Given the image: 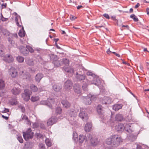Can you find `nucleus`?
Returning a JSON list of instances; mask_svg holds the SVG:
<instances>
[{
	"label": "nucleus",
	"mask_w": 149,
	"mask_h": 149,
	"mask_svg": "<svg viewBox=\"0 0 149 149\" xmlns=\"http://www.w3.org/2000/svg\"><path fill=\"white\" fill-rule=\"evenodd\" d=\"M86 74L87 76H91V79L84 82L82 87L83 90L85 91H87L88 85L93 84L99 86L101 83L100 80L98 78L96 77V75L95 74L89 71H88Z\"/></svg>",
	"instance_id": "nucleus-1"
},
{
	"label": "nucleus",
	"mask_w": 149,
	"mask_h": 149,
	"mask_svg": "<svg viewBox=\"0 0 149 149\" xmlns=\"http://www.w3.org/2000/svg\"><path fill=\"white\" fill-rule=\"evenodd\" d=\"M123 141V139L117 134L113 135L107 139L106 140V143L110 145L113 147H117Z\"/></svg>",
	"instance_id": "nucleus-2"
},
{
	"label": "nucleus",
	"mask_w": 149,
	"mask_h": 149,
	"mask_svg": "<svg viewBox=\"0 0 149 149\" xmlns=\"http://www.w3.org/2000/svg\"><path fill=\"white\" fill-rule=\"evenodd\" d=\"M76 78L78 81L83 82H84L89 80V79H91V76H88V77H86L84 75L81 74L77 72L76 73Z\"/></svg>",
	"instance_id": "nucleus-3"
},
{
	"label": "nucleus",
	"mask_w": 149,
	"mask_h": 149,
	"mask_svg": "<svg viewBox=\"0 0 149 149\" xmlns=\"http://www.w3.org/2000/svg\"><path fill=\"white\" fill-rule=\"evenodd\" d=\"M23 137L24 139L26 141L33 137V133L32 132L31 128L28 129L25 132H23Z\"/></svg>",
	"instance_id": "nucleus-4"
},
{
	"label": "nucleus",
	"mask_w": 149,
	"mask_h": 149,
	"mask_svg": "<svg viewBox=\"0 0 149 149\" xmlns=\"http://www.w3.org/2000/svg\"><path fill=\"white\" fill-rule=\"evenodd\" d=\"M77 115V111L74 109H71L68 111L67 114L68 118V120H72L74 119V118L76 117Z\"/></svg>",
	"instance_id": "nucleus-5"
},
{
	"label": "nucleus",
	"mask_w": 149,
	"mask_h": 149,
	"mask_svg": "<svg viewBox=\"0 0 149 149\" xmlns=\"http://www.w3.org/2000/svg\"><path fill=\"white\" fill-rule=\"evenodd\" d=\"M50 57L51 60L53 61L52 63L54 66L58 67L62 65V63L61 61L57 60V56H56L52 55Z\"/></svg>",
	"instance_id": "nucleus-6"
},
{
	"label": "nucleus",
	"mask_w": 149,
	"mask_h": 149,
	"mask_svg": "<svg viewBox=\"0 0 149 149\" xmlns=\"http://www.w3.org/2000/svg\"><path fill=\"white\" fill-rule=\"evenodd\" d=\"M79 116L84 121H87L88 119V114L86 112V109H81Z\"/></svg>",
	"instance_id": "nucleus-7"
},
{
	"label": "nucleus",
	"mask_w": 149,
	"mask_h": 149,
	"mask_svg": "<svg viewBox=\"0 0 149 149\" xmlns=\"http://www.w3.org/2000/svg\"><path fill=\"white\" fill-rule=\"evenodd\" d=\"M24 93L22 94V97L25 101H28L30 99L32 92L27 89L24 90Z\"/></svg>",
	"instance_id": "nucleus-8"
},
{
	"label": "nucleus",
	"mask_w": 149,
	"mask_h": 149,
	"mask_svg": "<svg viewBox=\"0 0 149 149\" xmlns=\"http://www.w3.org/2000/svg\"><path fill=\"white\" fill-rule=\"evenodd\" d=\"M88 139L90 140L91 146H96L99 143V140L95 138H93L92 134H89L87 136Z\"/></svg>",
	"instance_id": "nucleus-9"
},
{
	"label": "nucleus",
	"mask_w": 149,
	"mask_h": 149,
	"mask_svg": "<svg viewBox=\"0 0 149 149\" xmlns=\"http://www.w3.org/2000/svg\"><path fill=\"white\" fill-rule=\"evenodd\" d=\"M9 75L12 78H15L18 75V72L17 70L14 68L12 67L9 70Z\"/></svg>",
	"instance_id": "nucleus-10"
},
{
	"label": "nucleus",
	"mask_w": 149,
	"mask_h": 149,
	"mask_svg": "<svg viewBox=\"0 0 149 149\" xmlns=\"http://www.w3.org/2000/svg\"><path fill=\"white\" fill-rule=\"evenodd\" d=\"M73 85V83L71 81L68 80L64 83L63 87L64 88L67 90H69L72 89Z\"/></svg>",
	"instance_id": "nucleus-11"
},
{
	"label": "nucleus",
	"mask_w": 149,
	"mask_h": 149,
	"mask_svg": "<svg viewBox=\"0 0 149 149\" xmlns=\"http://www.w3.org/2000/svg\"><path fill=\"white\" fill-rule=\"evenodd\" d=\"M112 102V99L110 97L105 96L103 98L102 100V102L103 104H110Z\"/></svg>",
	"instance_id": "nucleus-12"
},
{
	"label": "nucleus",
	"mask_w": 149,
	"mask_h": 149,
	"mask_svg": "<svg viewBox=\"0 0 149 149\" xmlns=\"http://www.w3.org/2000/svg\"><path fill=\"white\" fill-rule=\"evenodd\" d=\"M3 60L6 62L11 63L13 61L14 59L11 55L10 54H6L4 56Z\"/></svg>",
	"instance_id": "nucleus-13"
},
{
	"label": "nucleus",
	"mask_w": 149,
	"mask_h": 149,
	"mask_svg": "<svg viewBox=\"0 0 149 149\" xmlns=\"http://www.w3.org/2000/svg\"><path fill=\"white\" fill-rule=\"evenodd\" d=\"M82 99L84 100V103L86 105L90 104L91 103V100L90 95L88 96H82Z\"/></svg>",
	"instance_id": "nucleus-14"
},
{
	"label": "nucleus",
	"mask_w": 149,
	"mask_h": 149,
	"mask_svg": "<svg viewBox=\"0 0 149 149\" xmlns=\"http://www.w3.org/2000/svg\"><path fill=\"white\" fill-rule=\"evenodd\" d=\"M57 118L54 117H52L47 121V124L48 126L51 125L55 123L57 121Z\"/></svg>",
	"instance_id": "nucleus-15"
},
{
	"label": "nucleus",
	"mask_w": 149,
	"mask_h": 149,
	"mask_svg": "<svg viewBox=\"0 0 149 149\" xmlns=\"http://www.w3.org/2000/svg\"><path fill=\"white\" fill-rule=\"evenodd\" d=\"M125 128L124 125L122 124H119L115 127L116 130L118 132H123Z\"/></svg>",
	"instance_id": "nucleus-16"
},
{
	"label": "nucleus",
	"mask_w": 149,
	"mask_h": 149,
	"mask_svg": "<svg viewBox=\"0 0 149 149\" xmlns=\"http://www.w3.org/2000/svg\"><path fill=\"white\" fill-rule=\"evenodd\" d=\"M52 100L51 98L48 99L47 100H42L40 102V104H41L45 105L48 106L49 108H51L52 105L50 102V101Z\"/></svg>",
	"instance_id": "nucleus-17"
},
{
	"label": "nucleus",
	"mask_w": 149,
	"mask_h": 149,
	"mask_svg": "<svg viewBox=\"0 0 149 149\" xmlns=\"http://www.w3.org/2000/svg\"><path fill=\"white\" fill-rule=\"evenodd\" d=\"M73 87L74 91L75 93H81V89L80 85L78 84H76L74 85Z\"/></svg>",
	"instance_id": "nucleus-18"
},
{
	"label": "nucleus",
	"mask_w": 149,
	"mask_h": 149,
	"mask_svg": "<svg viewBox=\"0 0 149 149\" xmlns=\"http://www.w3.org/2000/svg\"><path fill=\"white\" fill-rule=\"evenodd\" d=\"M53 89L56 92H59L61 91L62 88V86L59 84H54L52 86Z\"/></svg>",
	"instance_id": "nucleus-19"
},
{
	"label": "nucleus",
	"mask_w": 149,
	"mask_h": 149,
	"mask_svg": "<svg viewBox=\"0 0 149 149\" xmlns=\"http://www.w3.org/2000/svg\"><path fill=\"white\" fill-rule=\"evenodd\" d=\"M92 124L91 123L88 122L85 125L84 130L86 132H89L91 130Z\"/></svg>",
	"instance_id": "nucleus-20"
},
{
	"label": "nucleus",
	"mask_w": 149,
	"mask_h": 149,
	"mask_svg": "<svg viewBox=\"0 0 149 149\" xmlns=\"http://www.w3.org/2000/svg\"><path fill=\"white\" fill-rule=\"evenodd\" d=\"M7 37L8 40L9 42L11 45L12 46H14L15 43V41L14 40V39L13 37L12 33H10Z\"/></svg>",
	"instance_id": "nucleus-21"
},
{
	"label": "nucleus",
	"mask_w": 149,
	"mask_h": 149,
	"mask_svg": "<svg viewBox=\"0 0 149 149\" xmlns=\"http://www.w3.org/2000/svg\"><path fill=\"white\" fill-rule=\"evenodd\" d=\"M11 92L14 95H18L21 92V89L19 88L14 87L12 89Z\"/></svg>",
	"instance_id": "nucleus-22"
},
{
	"label": "nucleus",
	"mask_w": 149,
	"mask_h": 149,
	"mask_svg": "<svg viewBox=\"0 0 149 149\" xmlns=\"http://www.w3.org/2000/svg\"><path fill=\"white\" fill-rule=\"evenodd\" d=\"M61 103L63 107L66 108H69L71 106L70 103L67 100H62Z\"/></svg>",
	"instance_id": "nucleus-23"
},
{
	"label": "nucleus",
	"mask_w": 149,
	"mask_h": 149,
	"mask_svg": "<svg viewBox=\"0 0 149 149\" xmlns=\"http://www.w3.org/2000/svg\"><path fill=\"white\" fill-rule=\"evenodd\" d=\"M97 110L99 114L100 115H102L104 113L103 107L101 105H98L97 106Z\"/></svg>",
	"instance_id": "nucleus-24"
},
{
	"label": "nucleus",
	"mask_w": 149,
	"mask_h": 149,
	"mask_svg": "<svg viewBox=\"0 0 149 149\" xmlns=\"http://www.w3.org/2000/svg\"><path fill=\"white\" fill-rule=\"evenodd\" d=\"M123 105L121 104H117L114 105L113 107V109L116 111H118L122 108Z\"/></svg>",
	"instance_id": "nucleus-25"
},
{
	"label": "nucleus",
	"mask_w": 149,
	"mask_h": 149,
	"mask_svg": "<svg viewBox=\"0 0 149 149\" xmlns=\"http://www.w3.org/2000/svg\"><path fill=\"white\" fill-rule=\"evenodd\" d=\"M43 75L41 73L38 74L35 77V79L36 81L39 82L43 77Z\"/></svg>",
	"instance_id": "nucleus-26"
},
{
	"label": "nucleus",
	"mask_w": 149,
	"mask_h": 149,
	"mask_svg": "<svg viewBox=\"0 0 149 149\" xmlns=\"http://www.w3.org/2000/svg\"><path fill=\"white\" fill-rule=\"evenodd\" d=\"M4 47L3 45H0V56L1 57H4L6 55L4 54Z\"/></svg>",
	"instance_id": "nucleus-27"
},
{
	"label": "nucleus",
	"mask_w": 149,
	"mask_h": 149,
	"mask_svg": "<svg viewBox=\"0 0 149 149\" xmlns=\"http://www.w3.org/2000/svg\"><path fill=\"white\" fill-rule=\"evenodd\" d=\"M137 136L133 134H130L129 136H128V139L130 141H133L136 139Z\"/></svg>",
	"instance_id": "nucleus-28"
},
{
	"label": "nucleus",
	"mask_w": 149,
	"mask_h": 149,
	"mask_svg": "<svg viewBox=\"0 0 149 149\" xmlns=\"http://www.w3.org/2000/svg\"><path fill=\"white\" fill-rule=\"evenodd\" d=\"M115 119V120L117 121H120L123 119V117L122 115L118 114L116 115Z\"/></svg>",
	"instance_id": "nucleus-29"
},
{
	"label": "nucleus",
	"mask_w": 149,
	"mask_h": 149,
	"mask_svg": "<svg viewBox=\"0 0 149 149\" xmlns=\"http://www.w3.org/2000/svg\"><path fill=\"white\" fill-rule=\"evenodd\" d=\"M25 62L26 64L29 66H32L34 64L33 62L31 59L26 58L25 60Z\"/></svg>",
	"instance_id": "nucleus-30"
},
{
	"label": "nucleus",
	"mask_w": 149,
	"mask_h": 149,
	"mask_svg": "<svg viewBox=\"0 0 149 149\" xmlns=\"http://www.w3.org/2000/svg\"><path fill=\"white\" fill-rule=\"evenodd\" d=\"M125 129L128 132L131 133L133 131L131 126L129 124H126L125 125Z\"/></svg>",
	"instance_id": "nucleus-31"
},
{
	"label": "nucleus",
	"mask_w": 149,
	"mask_h": 149,
	"mask_svg": "<svg viewBox=\"0 0 149 149\" xmlns=\"http://www.w3.org/2000/svg\"><path fill=\"white\" fill-rule=\"evenodd\" d=\"M20 52L24 56L27 55L29 53V52L27 49L24 47L21 49L20 50Z\"/></svg>",
	"instance_id": "nucleus-32"
},
{
	"label": "nucleus",
	"mask_w": 149,
	"mask_h": 149,
	"mask_svg": "<svg viewBox=\"0 0 149 149\" xmlns=\"http://www.w3.org/2000/svg\"><path fill=\"white\" fill-rule=\"evenodd\" d=\"M86 138V137L84 135H80L79 136L78 139L79 142L80 143H82Z\"/></svg>",
	"instance_id": "nucleus-33"
},
{
	"label": "nucleus",
	"mask_w": 149,
	"mask_h": 149,
	"mask_svg": "<svg viewBox=\"0 0 149 149\" xmlns=\"http://www.w3.org/2000/svg\"><path fill=\"white\" fill-rule=\"evenodd\" d=\"M64 70L65 72L68 73H72L74 72L73 69L70 67H65L64 68Z\"/></svg>",
	"instance_id": "nucleus-34"
},
{
	"label": "nucleus",
	"mask_w": 149,
	"mask_h": 149,
	"mask_svg": "<svg viewBox=\"0 0 149 149\" xmlns=\"http://www.w3.org/2000/svg\"><path fill=\"white\" fill-rule=\"evenodd\" d=\"M23 79H25L26 80H29L31 79L30 74L28 72L26 73V74L23 76Z\"/></svg>",
	"instance_id": "nucleus-35"
},
{
	"label": "nucleus",
	"mask_w": 149,
	"mask_h": 149,
	"mask_svg": "<svg viewBox=\"0 0 149 149\" xmlns=\"http://www.w3.org/2000/svg\"><path fill=\"white\" fill-rule=\"evenodd\" d=\"M30 88L31 91L33 92H36L38 90L37 86L34 84H32L30 86Z\"/></svg>",
	"instance_id": "nucleus-36"
},
{
	"label": "nucleus",
	"mask_w": 149,
	"mask_h": 149,
	"mask_svg": "<svg viewBox=\"0 0 149 149\" xmlns=\"http://www.w3.org/2000/svg\"><path fill=\"white\" fill-rule=\"evenodd\" d=\"M45 142L46 145L48 147H51L52 146V142L51 140L47 138L45 140Z\"/></svg>",
	"instance_id": "nucleus-37"
},
{
	"label": "nucleus",
	"mask_w": 149,
	"mask_h": 149,
	"mask_svg": "<svg viewBox=\"0 0 149 149\" xmlns=\"http://www.w3.org/2000/svg\"><path fill=\"white\" fill-rule=\"evenodd\" d=\"M16 59L18 62L22 63L24 61V58L21 56H18L16 57Z\"/></svg>",
	"instance_id": "nucleus-38"
},
{
	"label": "nucleus",
	"mask_w": 149,
	"mask_h": 149,
	"mask_svg": "<svg viewBox=\"0 0 149 149\" xmlns=\"http://www.w3.org/2000/svg\"><path fill=\"white\" fill-rule=\"evenodd\" d=\"M5 84L4 81L2 79H0V90H2L5 87Z\"/></svg>",
	"instance_id": "nucleus-39"
},
{
	"label": "nucleus",
	"mask_w": 149,
	"mask_h": 149,
	"mask_svg": "<svg viewBox=\"0 0 149 149\" xmlns=\"http://www.w3.org/2000/svg\"><path fill=\"white\" fill-rule=\"evenodd\" d=\"M73 139L75 142H77L78 140V135L75 132H73Z\"/></svg>",
	"instance_id": "nucleus-40"
},
{
	"label": "nucleus",
	"mask_w": 149,
	"mask_h": 149,
	"mask_svg": "<svg viewBox=\"0 0 149 149\" xmlns=\"http://www.w3.org/2000/svg\"><path fill=\"white\" fill-rule=\"evenodd\" d=\"M1 31L3 35H4L7 36L11 33H10L7 30L5 29H2Z\"/></svg>",
	"instance_id": "nucleus-41"
},
{
	"label": "nucleus",
	"mask_w": 149,
	"mask_h": 149,
	"mask_svg": "<svg viewBox=\"0 0 149 149\" xmlns=\"http://www.w3.org/2000/svg\"><path fill=\"white\" fill-rule=\"evenodd\" d=\"M62 64H64L66 65H68L69 63V60L67 58H63L61 61Z\"/></svg>",
	"instance_id": "nucleus-42"
},
{
	"label": "nucleus",
	"mask_w": 149,
	"mask_h": 149,
	"mask_svg": "<svg viewBox=\"0 0 149 149\" xmlns=\"http://www.w3.org/2000/svg\"><path fill=\"white\" fill-rule=\"evenodd\" d=\"M10 103L12 105H16L17 104V101L15 99H12L9 101Z\"/></svg>",
	"instance_id": "nucleus-43"
},
{
	"label": "nucleus",
	"mask_w": 149,
	"mask_h": 149,
	"mask_svg": "<svg viewBox=\"0 0 149 149\" xmlns=\"http://www.w3.org/2000/svg\"><path fill=\"white\" fill-rule=\"evenodd\" d=\"M39 99V97L38 96H33L31 97V101L33 102L38 100Z\"/></svg>",
	"instance_id": "nucleus-44"
},
{
	"label": "nucleus",
	"mask_w": 149,
	"mask_h": 149,
	"mask_svg": "<svg viewBox=\"0 0 149 149\" xmlns=\"http://www.w3.org/2000/svg\"><path fill=\"white\" fill-rule=\"evenodd\" d=\"M62 109L61 107H57L56 109V113L57 114H60L62 112Z\"/></svg>",
	"instance_id": "nucleus-45"
},
{
	"label": "nucleus",
	"mask_w": 149,
	"mask_h": 149,
	"mask_svg": "<svg viewBox=\"0 0 149 149\" xmlns=\"http://www.w3.org/2000/svg\"><path fill=\"white\" fill-rule=\"evenodd\" d=\"M25 32L24 30L22 31L21 30H20L18 33L19 35L21 37H23L25 36Z\"/></svg>",
	"instance_id": "nucleus-46"
},
{
	"label": "nucleus",
	"mask_w": 149,
	"mask_h": 149,
	"mask_svg": "<svg viewBox=\"0 0 149 149\" xmlns=\"http://www.w3.org/2000/svg\"><path fill=\"white\" fill-rule=\"evenodd\" d=\"M17 138L20 143H23V139L22 136L20 135L19 134L17 135Z\"/></svg>",
	"instance_id": "nucleus-47"
},
{
	"label": "nucleus",
	"mask_w": 149,
	"mask_h": 149,
	"mask_svg": "<svg viewBox=\"0 0 149 149\" xmlns=\"http://www.w3.org/2000/svg\"><path fill=\"white\" fill-rule=\"evenodd\" d=\"M18 19H19L20 20V17L19 16H17L15 17V22L17 26L21 27V25L19 24V22H18Z\"/></svg>",
	"instance_id": "nucleus-48"
},
{
	"label": "nucleus",
	"mask_w": 149,
	"mask_h": 149,
	"mask_svg": "<svg viewBox=\"0 0 149 149\" xmlns=\"http://www.w3.org/2000/svg\"><path fill=\"white\" fill-rule=\"evenodd\" d=\"M130 17L131 18L133 19L134 21V22H137L139 20L138 18L136 16H135V15L134 14H132L131 15Z\"/></svg>",
	"instance_id": "nucleus-49"
},
{
	"label": "nucleus",
	"mask_w": 149,
	"mask_h": 149,
	"mask_svg": "<svg viewBox=\"0 0 149 149\" xmlns=\"http://www.w3.org/2000/svg\"><path fill=\"white\" fill-rule=\"evenodd\" d=\"M26 48L31 53H33L34 51V50L33 49V48L31 47L29 45H26Z\"/></svg>",
	"instance_id": "nucleus-50"
},
{
	"label": "nucleus",
	"mask_w": 149,
	"mask_h": 149,
	"mask_svg": "<svg viewBox=\"0 0 149 149\" xmlns=\"http://www.w3.org/2000/svg\"><path fill=\"white\" fill-rule=\"evenodd\" d=\"M39 149H45L44 144L42 143L39 144Z\"/></svg>",
	"instance_id": "nucleus-51"
},
{
	"label": "nucleus",
	"mask_w": 149,
	"mask_h": 149,
	"mask_svg": "<svg viewBox=\"0 0 149 149\" xmlns=\"http://www.w3.org/2000/svg\"><path fill=\"white\" fill-rule=\"evenodd\" d=\"M22 119L23 120H26L28 122H30L28 118L25 115H24L23 116H22Z\"/></svg>",
	"instance_id": "nucleus-52"
},
{
	"label": "nucleus",
	"mask_w": 149,
	"mask_h": 149,
	"mask_svg": "<svg viewBox=\"0 0 149 149\" xmlns=\"http://www.w3.org/2000/svg\"><path fill=\"white\" fill-rule=\"evenodd\" d=\"M90 95V98L91 99V100L93 101H95L96 99V96L95 95Z\"/></svg>",
	"instance_id": "nucleus-53"
},
{
	"label": "nucleus",
	"mask_w": 149,
	"mask_h": 149,
	"mask_svg": "<svg viewBox=\"0 0 149 149\" xmlns=\"http://www.w3.org/2000/svg\"><path fill=\"white\" fill-rule=\"evenodd\" d=\"M19 108H20L22 112H24L25 111V109L24 106L20 105L18 106Z\"/></svg>",
	"instance_id": "nucleus-54"
},
{
	"label": "nucleus",
	"mask_w": 149,
	"mask_h": 149,
	"mask_svg": "<svg viewBox=\"0 0 149 149\" xmlns=\"http://www.w3.org/2000/svg\"><path fill=\"white\" fill-rule=\"evenodd\" d=\"M38 126V124L37 123H34L33 125V127L34 128H37Z\"/></svg>",
	"instance_id": "nucleus-55"
},
{
	"label": "nucleus",
	"mask_w": 149,
	"mask_h": 149,
	"mask_svg": "<svg viewBox=\"0 0 149 149\" xmlns=\"http://www.w3.org/2000/svg\"><path fill=\"white\" fill-rule=\"evenodd\" d=\"M103 16L107 19H109L110 18L109 15L107 14H103Z\"/></svg>",
	"instance_id": "nucleus-56"
},
{
	"label": "nucleus",
	"mask_w": 149,
	"mask_h": 149,
	"mask_svg": "<svg viewBox=\"0 0 149 149\" xmlns=\"http://www.w3.org/2000/svg\"><path fill=\"white\" fill-rule=\"evenodd\" d=\"M4 109L2 111L3 113H7L8 114L9 113H8L9 112V110L8 109H6L5 108H4Z\"/></svg>",
	"instance_id": "nucleus-57"
},
{
	"label": "nucleus",
	"mask_w": 149,
	"mask_h": 149,
	"mask_svg": "<svg viewBox=\"0 0 149 149\" xmlns=\"http://www.w3.org/2000/svg\"><path fill=\"white\" fill-rule=\"evenodd\" d=\"M0 90V96H3L4 95V92Z\"/></svg>",
	"instance_id": "nucleus-58"
},
{
	"label": "nucleus",
	"mask_w": 149,
	"mask_h": 149,
	"mask_svg": "<svg viewBox=\"0 0 149 149\" xmlns=\"http://www.w3.org/2000/svg\"><path fill=\"white\" fill-rule=\"evenodd\" d=\"M136 149H142L141 146L140 145H137Z\"/></svg>",
	"instance_id": "nucleus-59"
},
{
	"label": "nucleus",
	"mask_w": 149,
	"mask_h": 149,
	"mask_svg": "<svg viewBox=\"0 0 149 149\" xmlns=\"http://www.w3.org/2000/svg\"><path fill=\"white\" fill-rule=\"evenodd\" d=\"M13 37L14 38H17V33L12 34Z\"/></svg>",
	"instance_id": "nucleus-60"
},
{
	"label": "nucleus",
	"mask_w": 149,
	"mask_h": 149,
	"mask_svg": "<svg viewBox=\"0 0 149 149\" xmlns=\"http://www.w3.org/2000/svg\"><path fill=\"white\" fill-rule=\"evenodd\" d=\"M147 146L144 145H142L141 146L142 149H146L147 148Z\"/></svg>",
	"instance_id": "nucleus-61"
},
{
	"label": "nucleus",
	"mask_w": 149,
	"mask_h": 149,
	"mask_svg": "<svg viewBox=\"0 0 149 149\" xmlns=\"http://www.w3.org/2000/svg\"><path fill=\"white\" fill-rule=\"evenodd\" d=\"M36 135L37 136L39 137H41L42 136V135L41 134L39 133H36Z\"/></svg>",
	"instance_id": "nucleus-62"
},
{
	"label": "nucleus",
	"mask_w": 149,
	"mask_h": 149,
	"mask_svg": "<svg viewBox=\"0 0 149 149\" xmlns=\"http://www.w3.org/2000/svg\"><path fill=\"white\" fill-rule=\"evenodd\" d=\"M2 21H5L8 20V18H5L4 17H3L1 19Z\"/></svg>",
	"instance_id": "nucleus-63"
},
{
	"label": "nucleus",
	"mask_w": 149,
	"mask_h": 149,
	"mask_svg": "<svg viewBox=\"0 0 149 149\" xmlns=\"http://www.w3.org/2000/svg\"><path fill=\"white\" fill-rule=\"evenodd\" d=\"M75 18L76 17L74 16H70V19L72 20H74Z\"/></svg>",
	"instance_id": "nucleus-64"
}]
</instances>
